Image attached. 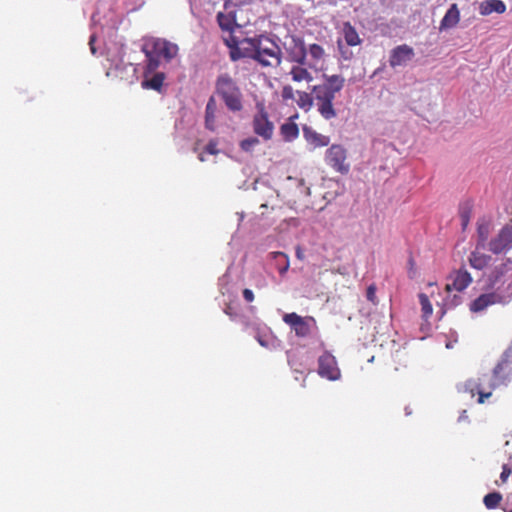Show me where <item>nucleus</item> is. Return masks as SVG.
<instances>
[{
    "label": "nucleus",
    "instance_id": "cd10ccee",
    "mask_svg": "<svg viewBox=\"0 0 512 512\" xmlns=\"http://www.w3.org/2000/svg\"><path fill=\"white\" fill-rule=\"evenodd\" d=\"M308 54L315 63H318L324 59L325 50L322 46L314 43L307 48V55Z\"/></svg>",
    "mask_w": 512,
    "mask_h": 512
},
{
    "label": "nucleus",
    "instance_id": "c9c22d12",
    "mask_svg": "<svg viewBox=\"0 0 512 512\" xmlns=\"http://www.w3.org/2000/svg\"><path fill=\"white\" fill-rule=\"evenodd\" d=\"M282 97L285 100H290L294 98V90L291 86H284L282 89Z\"/></svg>",
    "mask_w": 512,
    "mask_h": 512
},
{
    "label": "nucleus",
    "instance_id": "39448f33",
    "mask_svg": "<svg viewBox=\"0 0 512 512\" xmlns=\"http://www.w3.org/2000/svg\"><path fill=\"white\" fill-rule=\"evenodd\" d=\"M215 92L232 112L242 109V93L236 81L228 74H220L215 82Z\"/></svg>",
    "mask_w": 512,
    "mask_h": 512
},
{
    "label": "nucleus",
    "instance_id": "f3484780",
    "mask_svg": "<svg viewBox=\"0 0 512 512\" xmlns=\"http://www.w3.org/2000/svg\"><path fill=\"white\" fill-rule=\"evenodd\" d=\"M165 79V74L163 72H148L147 67L145 68L144 79L142 81V87L146 89H152L155 91H160L163 85V81Z\"/></svg>",
    "mask_w": 512,
    "mask_h": 512
},
{
    "label": "nucleus",
    "instance_id": "5701e85b",
    "mask_svg": "<svg viewBox=\"0 0 512 512\" xmlns=\"http://www.w3.org/2000/svg\"><path fill=\"white\" fill-rule=\"evenodd\" d=\"M216 112H217V103L213 96L208 99L205 108V127L210 131H215L216 129Z\"/></svg>",
    "mask_w": 512,
    "mask_h": 512
},
{
    "label": "nucleus",
    "instance_id": "58836bf2",
    "mask_svg": "<svg viewBox=\"0 0 512 512\" xmlns=\"http://www.w3.org/2000/svg\"><path fill=\"white\" fill-rule=\"evenodd\" d=\"M224 313L226 315H228L232 320H235L236 317H237V313L236 311L234 310V308L231 306V305H228L225 309H224Z\"/></svg>",
    "mask_w": 512,
    "mask_h": 512
},
{
    "label": "nucleus",
    "instance_id": "b1692460",
    "mask_svg": "<svg viewBox=\"0 0 512 512\" xmlns=\"http://www.w3.org/2000/svg\"><path fill=\"white\" fill-rule=\"evenodd\" d=\"M491 260L492 257L490 255L483 254L478 251H473L469 256L470 265L477 270L484 269L489 265Z\"/></svg>",
    "mask_w": 512,
    "mask_h": 512
},
{
    "label": "nucleus",
    "instance_id": "37998d69",
    "mask_svg": "<svg viewBox=\"0 0 512 512\" xmlns=\"http://www.w3.org/2000/svg\"><path fill=\"white\" fill-rule=\"evenodd\" d=\"M296 257L299 260H303V258H304V252H303V250L300 247L296 248Z\"/></svg>",
    "mask_w": 512,
    "mask_h": 512
},
{
    "label": "nucleus",
    "instance_id": "f257e3e1",
    "mask_svg": "<svg viewBox=\"0 0 512 512\" xmlns=\"http://www.w3.org/2000/svg\"><path fill=\"white\" fill-rule=\"evenodd\" d=\"M324 79L323 84L313 86V96L307 92L297 91V104L301 109L308 111L315 101L319 114L325 120H330L337 116L333 101L336 93L344 87L345 79L340 75H324Z\"/></svg>",
    "mask_w": 512,
    "mask_h": 512
},
{
    "label": "nucleus",
    "instance_id": "bb28decb",
    "mask_svg": "<svg viewBox=\"0 0 512 512\" xmlns=\"http://www.w3.org/2000/svg\"><path fill=\"white\" fill-rule=\"evenodd\" d=\"M270 256L275 261V266L278 272L281 275L285 274L290 266L288 256L283 252H272L270 253Z\"/></svg>",
    "mask_w": 512,
    "mask_h": 512
},
{
    "label": "nucleus",
    "instance_id": "6e6552de",
    "mask_svg": "<svg viewBox=\"0 0 512 512\" xmlns=\"http://www.w3.org/2000/svg\"><path fill=\"white\" fill-rule=\"evenodd\" d=\"M511 298L512 293L504 295L501 292L487 291L470 303V311L473 313H483L489 306L496 303H507Z\"/></svg>",
    "mask_w": 512,
    "mask_h": 512
},
{
    "label": "nucleus",
    "instance_id": "1a4fd4ad",
    "mask_svg": "<svg viewBox=\"0 0 512 512\" xmlns=\"http://www.w3.org/2000/svg\"><path fill=\"white\" fill-rule=\"evenodd\" d=\"M487 248L493 254L506 253L512 248V220L489 241Z\"/></svg>",
    "mask_w": 512,
    "mask_h": 512
},
{
    "label": "nucleus",
    "instance_id": "4be33fe9",
    "mask_svg": "<svg viewBox=\"0 0 512 512\" xmlns=\"http://www.w3.org/2000/svg\"><path fill=\"white\" fill-rule=\"evenodd\" d=\"M255 338L262 347L267 349H276L280 346V341L268 328L258 331Z\"/></svg>",
    "mask_w": 512,
    "mask_h": 512
},
{
    "label": "nucleus",
    "instance_id": "423d86ee",
    "mask_svg": "<svg viewBox=\"0 0 512 512\" xmlns=\"http://www.w3.org/2000/svg\"><path fill=\"white\" fill-rule=\"evenodd\" d=\"M283 47L287 55L286 59L289 62L299 65L307 64V48L303 38L296 35L286 37Z\"/></svg>",
    "mask_w": 512,
    "mask_h": 512
},
{
    "label": "nucleus",
    "instance_id": "7ed1b4c3",
    "mask_svg": "<svg viewBox=\"0 0 512 512\" xmlns=\"http://www.w3.org/2000/svg\"><path fill=\"white\" fill-rule=\"evenodd\" d=\"M511 376L512 362L504 355L503 359L493 369L491 375H482L478 383L468 380L464 384V390L469 391L474 396V388H477L479 394L478 403L482 404L486 398L492 395V390L507 385L511 380Z\"/></svg>",
    "mask_w": 512,
    "mask_h": 512
},
{
    "label": "nucleus",
    "instance_id": "4c0bfd02",
    "mask_svg": "<svg viewBox=\"0 0 512 512\" xmlns=\"http://www.w3.org/2000/svg\"><path fill=\"white\" fill-rule=\"evenodd\" d=\"M511 474V470L507 465H503L502 472L500 474V478L503 482L507 481L508 477Z\"/></svg>",
    "mask_w": 512,
    "mask_h": 512
},
{
    "label": "nucleus",
    "instance_id": "9b49d317",
    "mask_svg": "<svg viewBox=\"0 0 512 512\" xmlns=\"http://www.w3.org/2000/svg\"><path fill=\"white\" fill-rule=\"evenodd\" d=\"M318 373L321 377L335 381L340 378V370L335 357L329 352H324L318 359Z\"/></svg>",
    "mask_w": 512,
    "mask_h": 512
},
{
    "label": "nucleus",
    "instance_id": "dca6fc26",
    "mask_svg": "<svg viewBox=\"0 0 512 512\" xmlns=\"http://www.w3.org/2000/svg\"><path fill=\"white\" fill-rule=\"evenodd\" d=\"M302 133H303V137H304L305 141L307 142L310 150L326 147L330 143L329 136L318 133L312 127H310L308 125H304L302 127Z\"/></svg>",
    "mask_w": 512,
    "mask_h": 512
},
{
    "label": "nucleus",
    "instance_id": "ea45409f",
    "mask_svg": "<svg viewBox=\"0 0 512 512\" xmlns=\"http://www.w3.org/2000/svg\"><path fill=\"white\" fill-rule=\"evenodd\" d=\"M460 216H461V224H462L463 228H465L469 222V218H470L469 212L462 210Z\"/></svg>",
    "mask_w": 512,
    "mask_h": 512
},
{
    "label": "nucleus",
    "instance_id": "20e7f679",
    "mask_svg": "<svg viewBox=\"0 0 512 512\" xmlns=\"http://www.w3.org/2000/svg\"><path fill=\"white\" fill-rule=\"evenodd\" d=\"M142 52L146 57L147 71L151 73L160 67L161 60L164 65L180 64L178 45L163 38L147 40L142 46Z\"/></svg>",
    "mask_w": 512,
    "mask_h": 512
},
{
    "label": "nucleus",
    "instance_id": "79ce46f5",
    "mask_svg": "<svg viewBox=\"0 0 512 512\" xmlns=\"http://www.w3.org/2000/svg\"><path fill=\"white\" fill-rule=\"evenodd\" d=\"M95 39H96L95 34H92V35L90 36V39H89L90 51H91V53H92V54H95V53H96V47H95V45H94Z\"/></svg>",
    "mask_w": 512,
    "mask_h": 512
},
{
    "label": "nucleus",
    "instance_id": "f704fd0d",
    "mask_svg": "<svg viewBox=\"0 0 512 512\" xmlns=\"http://www.w3.org/2000/svg\"><path fill=\"white\" fill-rule=\"evenodd\" d=\"M366 298L368 301L372 302L373 304L377 303L376 287L374 285H370L367 288Z\"/></svg>",
    "mask_w": 512,
    "mask_h": 512
},
{
    "label": "nucleus",
    "instance_id": "9d476101",
    "mask_svg": "<svg viewBox=\"0 0 512 512\" xmlns=\"http://www.w3.org/2000/svg\"><path fill=\"white\" fill-rule=\"evenodd\" d=\"M283 321L294 330L298 337L308 336L315 325L313 317H302L295 312L284 314Z\"/></svg>",
    "mask_w": 512,
    "mask_h": 512
},
{
    "label": "nucleus",
    "instance_id": "2eb2a0df",
    "mask_svg": "<svg viewBox=\"0 0 512 512\" xmlns=\"http://www.w3.org/2000/svg\"><path fill=\"white\" fill-rule=\"evenodd\" d=\"M450 282L447 283L446 289L450 291L454 289L458 292L465 290L472 282L470 273L465 268L453 271L449 277Z\"/></svg>",
    "mask_w": 512,
    "mask_h": 512
},
{
    "label": "nucleus",
    "instance_id": "e433bc0d",
    "mask_svg": "<svg viewBox=\"0 0 512 512\" xmlns=\"http://www.w3.org/2000/svg\"><path fill=\"white\" fill-rule=\"evenodd\" d=\"M460 302H461V297L458 295H454L450 301L447 300L445 302V306H447L448 308H452V307L457 306Z\"/></svg>",
    "mask_w": 512,
    "mask_h": 512
},
{
    "label": "nucleus",
    "instance_id": "4468645a",
    "mask_svg": "<svg viewBox=\"0 0 512 512\" xmlns=\"http://www.w3.org/2000/svg\"><path fill=\"white\" fill-rule=\"evenodd\" d=\"M415 56L412 47L407 44H402L392 49L389 57V64L391 67L406 65Z\"/></svg>",
    "mask_w": 512,
    "mask_h": 512
},
{
    "label": "nucleus",
    "instance_id": "a19ab883",
    "mask_svg": "<svg viewBox=\"0 0 512 512\" xmlns=\"http://www.w3.org/2000/svg\"><path fill=\"white\" fill-rule=\"evenodd\" d=\"M243 298L247 301V302H252L254 300V293L252 290L250 289H244L243 290Z\"/></svg>",
    "mask_w": 512,
    "mask_h": 512
},
{
    "label": "nucleus",
    "instance_id": "c03bdc74",
    "mask_svg": "<svg viewBox=\"0 0 512 512\" xmlns=\"http://www.w3.org/2000/svg\"><path fill=\"white\" fill-rule=\"evenodd\" d=\"M409 265H410V271H409V276L410 277H413L414 276V271H413V267H414V260L412 257L409 258Z\"/></svg>",
    "mask_w": 512,
    "mask_h": 512
},
{
    "label": "nucleus",
    "instance_id": "393cba45",
    "mask_svg": "<svg viewBox=\"0 0 512 512\" xmlns=\"http://www.w3.org/2000/svg\"><path fill=\"white\" fill-rule=\"evenodd\" d=\"M280 132L286 142H291L298 137L299 128L297 124L289 121L281 125Z\"/></svg>",
    "mask_w": 512,
    "mask_h": 512
},
{
    "label": "nucleus",
    "instance_id": "7c9ffc66",
    "mask_svg": "<svg viewBox=\"0 0 512 512\" xmlns=\"http://www.w3.org/2000/svg\"><path fill=\"white\" fill-rule=\"evenodd\" d=\"M259 144V139L256 137H249L240 142V147L245 152H252L253 149Z\"/></svg>",
    "mask_w": 512,
    "mask_h": 512
},
{
    "label": "nucleus",
    "instance_id": "f8f14e48",
    "mask_svg": "<svg viewBox=\"0 0 512 512\" xmlns=\"http://www.w3.org/2000/svg\"><path fill=\"white\" fill-rule=\"evenodd\" d=\"M253 130L264 140H269L272 138L274 125L269 120L268 114L263 107L259 109L253 118Z\"/></svg>",
    "mask_w": 512,
    "mask_h": 512
},
{
    "label": "nucleus",
    "instance_id": "a18cd8bd",
    "mask_svg": "<svg viewBox=\"0 0 512 512\" xmlns=\"http://www.w3.org/2000/svg\"><path fill=\"white\" fill-rule=\"evenodd\" d=\"M405 414L406 415H410L411 414V410L409 409V407H405Z\"/></svg>",
    "mask_w": 512,
    "mask_h": 512
},
{
    "label": "nucleus",
    "instance_id": "72a5a7b5",
    "mask_svg": "<svg viewBox=\"0 0 512 512\" xmlns=\"http://www.w3.org/2000/svg\"><path fill=\"white\" fill-rule=\"evenodd\" d=\"M218 142L215 139L210 140L207 145L205 146V152L211 154V155H217L219 153V150L217 149Z\"/></svg>",
    "mask_w": 512,
    "mask_h": 512
},
{
    "label": "nucleus",
    "instance_id": "0eeeda50",
    "mask_svg": "<svg viewBox=\"0 0 512 512\" xmlns=\"http://www.w3.org/2000/svg\"><path fill=\"white\" fill-rule=\"evenodd\" d=\"M346 159L347 150L340 144L331 145L325 152L326 164L341 174H347L350 170Z\"/></svg>",
    "mask_w": 512,
    "mask_h": 512
},
{
    "label": "nucleus",
    "instance_id": "6ab92c4d",
    "mask_svg": "<svg viewBox=\"0 0 512 512\" xmlns=\"http://www.w3.org/2000/svg\"><path fill=\"white\" fill-rule=\"evenodd\" d=\"M460 20V12L457 4H452L440 22V30H447L455 27Z\"/></svg>",
    "mask_w": 512,
    "mask_h": 512
},
{
    "label": "nucleus",
    "instance_id": "49530a36",
    "mask_svg": "<svg viewBox=\"0 0 512 512\" xmlns=\"http://www.w3.org/2000/svg\"><path fill=\"white\" fill-rule=\"evenodd\" d=\"M199 160L204 161V157L202 156V154L199 155Z\"/></svg>",
    "mask_w": 512,
    "mask_h": 512
},
{
    "label": "nucleus",
    "instance_id": "c85d7f7f",
    "mask_svg": "<svg viewBox=\"0 0 512 512\" xmlns=\"http://www.w3.org/2000/svg\"><path fill=\"white\" fill-rule=\"evenodd\" d=\"M501 500L502 495L499 492H492L484 496L483 502L488 509H494L499 505Z\"/></svg>",
    "mask_w": 512,
    "mask_h": 512
},
{
    "label": "nucleus",
    "instance_id": "aec40b11",
    "mask_svg": "<svg viewBox=\"0 0 512 512\" xmlns=\"http://www.w3.org/2000/svg\"><path fill=\"white\" fill-rule=\"evenodd\" d=\"M341 35L347 46H357L362 43V39L350 22L343 23Z\"/></svg>",
    "mask_w": 512,
    "mask_h": 512
},
{
    "label": "nucleus",
    "instance_id": "f03ea898",
    "mask_svg": "<svg viewBox=\"0 0 512 512\" xmlns=\"http://www.w3.org/2000/svg\"><path fill=\"white\" fill-rule=\"evenodd\" d=\"M242 46L245 58L254 60L262 67H278L282 62L281 47L267 34L246 37Z\"/></svg>",
    "mask_w": 512,
    "mask_h": 512
},
{
    "label": "nucleus",
    "instance_id": "2f4dec72",
    "mask_svg": "<svg viewBox=\"0 0 512 512\" xmlns=\"http://www.w3.org/2000/svg\"><path fill=\"white\" fill-rule=\"evenodd\" d=\"M488 234H489L488 225L481 224V225L478 226V238H479V240H478L477 248L485 246V242L488 239Z\"/></svg>",
    "mask_w": 512,
    "mask_h": 512
},
{
    "label": "nucleus",
    "instance_id": "c756f323",
    "mask_svg": "<svg viewBox=\"0 0 512 512\" xmlns=\"http://www.w3.org/2000/svg\"><path fill=\"white\" fill-rule=\"evenodd\" d=\"M418 297H419V302H420V305L422 308L423 316L425 318H428L429 316H431V314L433 312V308L429 301V298L424 293H420Z\"/></svg>",
    "mask_w": 512,
    "mask_h": 512
},
{
    "label": "nucleus",
    "instance_id": "a211bd4d",
    "mask_svg": "<svg viewBox=\"0 0 512 512\" xmlns=\"http://www.w3.org/2000/svg\"><path fill=\"white\" fill-rule=\"evenodd\" d=\"M224 43L229 48V56L232 61L245 58L244 52L242 51L244 38L238 40L235 36L229 35L227 38H224Z\"/></svg>",
    "mask_w": 512,
    "mask_h": 512
},
{
    "label": "nucleus",
    "instance_id": "de8ad7c7",
    "mask_svg": "<svg viewBox=\"0 0 512 512\" xmlns=\"http://www.w3.org/2000/svg\"><path fill=\"white\" fill-rule=\"evenodd\" d=\"M95 18H96V13H94L93 16H92L93 20H95Z\"/></svg>",
    "mask_w": 512,
    "mask_h": 512
},
{
    "label": "nucleus",
    "instance_id": "ddd939ff",
    "mask_svg": "<svg viewBox=\"0 0 512 512\" xmlns=\"http://www.w3.org/2000/svg\"><path fill=\"white\" fill-rule=\"evenodd\" d=\"M233 5L234 4H233L232 0H225V2H224L225 12H219L217 14V22H218L219 27L223 31H227L230 33H232L234 31L235 27L238 26L236 23V11L234 9H231Z\"/></svg>",
    "mask_w": 512,
    "mask_h": 512
},
{
    "label": "nucleus",
    "instance_id": "473e14b6",
    "mask_svg": "<svg viewBox=\"0 0 512 512\" xmlns=\"http://www.w3.org/2000/svg\"><path fill=\"white\" fill-rule=\"evenodd\" d=\"M337 45H338V50H339V53H340L342 59L350 60L353 57L352 51L348 47L343 45L341 39H339L337 41Z\"/></svg>",
    "mask_w": 512,
    "mask_h": 512
},
{
    "label": "nucleus",
    "instance_id": "a878e982",
    "mask_svg": "<svg viewBox=\"0 0 512 512\" xmlns=\"http://www.w3.org/2000/svg\"><path fill=\"white\" fill-rule=\"evenodd\" d=\"M304 65H295L291 68L290 75L295 82H311L313 80L312 74L303 67Z\"/></svg>",
    "mask_w": 512,
    "mask_h": 512
},
{
    "label": "nucleus",
    "instance_id": "412c9836",
    "mask_svg": "<svg viewBox=\"0 0 512 512\" xmlns=\"http://www.w3.org/2000/svg\"><path fill=\"white\" fill-rule=\"evenodd\" d=\"M506 10V5L502 0H486L479 4V13L482 16L490 15L493 12L502 14Z\"/></svg>",
    "mask_w": 512,
    "mask_h": 512
}]
</instances>
